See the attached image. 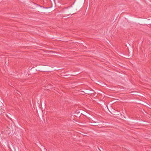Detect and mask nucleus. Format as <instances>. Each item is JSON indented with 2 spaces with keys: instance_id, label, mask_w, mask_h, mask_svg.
Returning a JSON list of instances; mask_svg holds the SVG:
<instances>
[{
  "instance_id": "f257e3e1",
  "label": "nucleus",
  "mask_w": 151,
  "mask_h": 151,
  "mask_svg": "<svg viewBox=\"0 0 151 151\" xmlns=\"http://www.w3.org/2000/svg\"><path fill=\"white\" fill-rule=\"evenodd\" d=\"M85 2V0H79L77 4L73 8L70 9L68 12H67L66 13L73 14L77 10H78L81 7L83 6Z\"/></svg>"
},
{
  "instance_id": "f03ea898",
  "label": "nucleus",
  "mask_w": 151,
  "mask_h": 151,
  "mask_svg": "<svg viewBox=\"0 0 151 151\" xmlns=\"http://www.w3.org/2000/svg\"><path fill=\"white\" fill-rule=\"evenodd\" d=\"M50 70V68L48 66L45 65H39L36 68V70L43 72H48Z\"/></svg>"
},
{
  "instance_id": "7ed1b4c3",
  "label": "nucleus",
  "mask_w": 151,
  "mask_h": 151,
  "mask_svg": "<svg viewBox=\"0 0 151 151\" xmlns=\"http://www.w3.org/2000/svg\"><path fill=\"white\" fill-rule=\"evenodd\" d=\"M4 132L5 134L10 135L15 132V130L12 127H7Z\"/></svg>"
},
{
  "instance_id": "20e7f679",
  "label": "nucleus",
  "mask_w": 151,
  "mask_h": 151,
  "mask_svg": "<svg viewBox=\"0 0 151 151\" xmlns=\"http://www.w3.org/2000/svg\"><path fill=\"white\" fill-rule=\"evenodd\" d=\"M82 110L81 109L77 110L75 112L74 116L75 117H80L82 114Z\"/></svg>"
},
{
  "instance_id": "39448f33",
  "label": "nucleus",
  "mask_w": 151,
  "mask_h": 151,
  "mask_svg": "<svg viewBox=\"0 0 151 151\" xmlns=\"http://www.w3.org/2000/svg\"><path fill=\"white\" fill-rule=\"evenodd\" d=\"M99 123H101L99 125L101 126V127H105L107 126L108 125V124L106 123H104V122L102 121H100Z\"/></svg>"
},
{
  "instance_id": "423d86ee",
  "label": "nucleus",
  "mask_w": 151,
  "mask_h": 151,
  "mask_svg": "<svg viewBox=\"0 0 151 151\" xmlns=\"http://www.w3.org/2000/svg\"><path fill=\"white\" fill-rule=\"evenodd\" d=\"M82 115H83L84 116H85L87 117H89V118L90 116V114L89 113H88L86 112L85 111H84L82 110Z\"/></svg>"
},
{
  "instance_id": "0eeeda50",
  "label": "nucleus",
  "mask_w": 151,
  "mask_h": 151,
  "mask_svg": "<svg viewBox=\"0 0 151 151\" xmlns=\"http://www.w3.org/2000/svg\"><path fill=\"white\" fill-rule=\"evenodd\" d=\"M39 7H37V11L38 12H43V10L42 9V8H45V7L42 6H40V5H38Z\"/></svg>"
},
{
  "instance_id": "6e6552de",
  "label": "nucleus",
  "mask_w": 151,
  "mask_h": 151,
  "mask_svg": "<svg viewBox=\"0 0 151 151\" xmlns=\"http://www.w3.org/2000/svg\"><path fill=\"white\" fill-rule=\"evenodd\" d=\"M101 123H99V122H94L93 121V122H91V125L93 126H96L100 125V124Z\"/></svg>"
},
{
  "instance_id": "1a4fd4ad",
  "label": "nucleus",
  "mask_w": 151,
  "mask_h": 151,
  "mask_svg": "<svg viewBox=\"0 0 151 151\" xmlns=\"http://www.w3.org/2000/svg\"><path fill=\"white\" fill-rule=\"evenodd\" d=\"M4 105L3 104H0V114H1L2 112L3 111V108Z\"/></svg>"
},
{
  "instance_id": "9d476101",
  "label": "nucleus",
  "mask_w": 151,
  "mask_h": 151,
  "mask_svg": "<svg viewBox=\"0 0 151 151\" xmlns=\"http://www.w3.org/2000/svg\"><path fill=\"white\" fill-rule=\"evenodd\" d=\"M92 91H88L87 89H86V90H85V93L87 94H93V91H94L92 89Z\"/></svg>"
},
{
  "instance_id": "9b49d317",
  "label": "nucleus",
  "mask_w": 151,
  "mask_h": 151,
  "mask_svg": "<svg viewBox=\"0 0 151 151\" xmlns=\"http://www.w3.org/2000/svg\"><path fill=\"white\" fill-rule=\"evenodd\" d=\"M130 93L132 95H137L138 94L137 92V91H133L130 92Z\"/></svg>"
},
{
  "instance_id": "f8f14e48",
  "label": "nucleus",
  "mask_w": 151,
  "mask_h": 151,
  "mask_svg": "<svg viewBox=\"0 0 151 151\" xmlns=\"http://www.w3.org/2000/svg\"><path fill=\"white\" fill-rule=\"evenodd\" d=\"M5 115L8 118H9L10 119H11L10 116H11V115L10 114L8 113V114H5Z\"/></svg>"
},
{
  "instance_id": "ddd939ff",
  "label": "nucleus",
  "mask_w": 151,
  "mask_h": 151,
  "mask_svg": "<svg viewBox=\"0 0 151 151\" xmlns=\"http://www.w3.org/2000/svg\"><path fill=\"white\" fill-rule=\"evenodd\" d=\"M133 55V53L132 52H129V57H132Z\"/></svg>"
},
{
  "instance_id": "4468645a",
  "label": "nucleus",
  "mask_w": 151,
  "mask_h": 151,
  "mask_svg": "<svg viewBox=\"0 0 151 151\" xmlns=\"http://www.w3.org/2000/svg\"><path fill=\"white\" fill-rule=\"evenodd\" d=\"M145 23V22L142 21H141L140 22V24L141 25H143V24Z\"/></svg>"
},
{
  "instance_id": "2eb2a0df",
  "label": "nucleus",
  "mask_w": 151,
  "mask_h": 151,
  "mask_svg": "<svg viewBox=\"0 0 151 151\" xmlns=\"http://www.w3.org/2000/svg\"><path fill=\"white\" fill-rule=\"evenodd\" d=\"M126 46H129L130 45V44L128 43L127 45H126Z\"/></svg>"
},
{
  "instance_id": "dca6fc26",
  "label": "nucleus",
  "mask_w": 151,
  "mask_h": 151,
  "mask_svg": "<svg viewBox=\"0 0 151 151\" xmlns=\"http://www.w3.org/2000/svg\"><path fill=\"white\" fill-rule=\"evenodd\" d=\"M81 92H83V93H85V91H84L83 90H82V89H81Z\"/></svg>"
},
{
  "instance_id": "f3484780",
  "label": "nucleus",
  "mask_w": 151,
  "mask_h": 151,
  "mask_svg": "<svg viewBox=\"0 0 151 151\" xmlns=\"http://www.w3.org/2000/svg\"><path fill=\"white\" fill-rule=\"evenodd\" d=\"M49 85H51L52 86V88H53V85H52V84H50Z\"/></svg>"
}]
</instances>
